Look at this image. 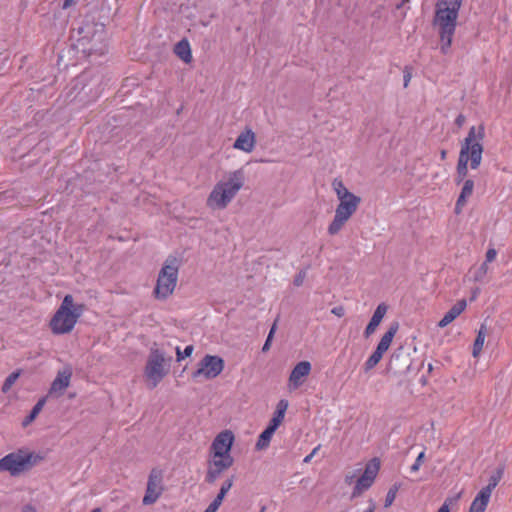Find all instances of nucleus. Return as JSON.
I'll return each instance as SVG.
<instances>
[{"instance_id":"46","label":"nucleus","mask_w":512,"mask_h":512,"mask_svg":"<svg viewBox=\"0 0 512 512\" xmlns=\"http://www.w3.org/2000/svg\"><path fill=\"white\" fill-rule=\"evenodd\" d=\"M258 162L264 163V162H269V160L260 159Z\"/></svg>"},{"instance_id":"43","label":"nucleus","mask_w":512,"mask_h":512,"mask_svg":"<svg viewBox=\"0 0 512 512\" xmlns=\"http://www.w3.org/2000/svg\"><path fill=\"white\" fill-rule=\"evenodd\" d=\"M446 151L445 150H442L441 151V159L444 160L446 158Z\"/></svg>"},{"instance_id":"28","label":"nucleus","mask_w":512,"mask_h":512,"mask_svg":"<svg viewBox=\"0 0 512 512\" xmlns=\"http://www.w3.org/2000/svg\"><path fill=\"white\" fill-rule=\"evenodd\" d=\"M21 375V370H16L12 372L4 381L2 385V392L7 393L11 387L15 384V382L18 380V378Z\"/></svg>"},{"instance_id":"34","label":"nucleus","mask_w":512,"mask_h":512,"mask_svg":"<svg viewBox=\"0 0 512 512\" xmlns=\"http://www.w3.org/2000/svg\"><path fill=\"white\" fill-rule=\"evenodd\" d=\"M275 327H276V324H274V325L272 326V328H271V330H270V332H269V335H268V337H267V340H266V342L264 343V345H263V347H262V350H263L264 352H265V351H268V350H269V348H270V340H271V338H272V336H273V333H274V331H275Z\"/></svg>"},{"instance_id":"30","label":"nucleus","mask_w":512,"mask_h":512,"mask_svg":"<svg viewBox=\"0 0 512 512\" xmlns=\"http://www.w3.org/2000/svg\"><path fill=\"white\" fill-rule=\"evenodd\" d=\"M500 478V474L491 476L488 485L483 487L481 490L491 496L493 490L498 485Z\"/></svg>"},{"instance_id":"8","label":"nucleus","mask_w":512,"mask_h":512,"mask_svg":"<svg viewBox=\"0 0 512 512\" xmlns=\"http://www.w3.org/2000/svg\"><path fill=\"white\" fill-rule=\"evenodd\" d=\"M172 358L166 357L165 353L156 348L150 349L147 362L144 368V375L149 388L154 389L168 375Z\"/></svg>"},{"instance_id":"31","label":"nucleus","mask_w":512,"mask_h":512,"mask_svg":"<svg viewBox=\"0 0 512 512\" xmlns=\"http://www.w3.org/2000/svg\"><path fill=\"white\" fill-rule=\"evenodd\" d=\"M497 256V252L494 248H490L487 250L486 252V262L482 264L481 266V270H482V274H486L487 273V270H488V267H487V262H492L495 260Z\"/></svg>"},{"instance_id":"7","label":"nucleus","mask_w":512,"mask_h":512,"mask_svg":"<svg viewBox=\"0 0 512 512\" xmlns=\"http://www.w3.org/2000/svg\"><path fill=\"white\" fill-rule=\"evenodd\" d=\"M43 459V456L28 449H18L0 459V472H8L11 476H18Z\"/></svg>"},{"instance_id":"38","label":"nucleus","mask_w":512,"mask_h":512,"mask_svg":"<svg viewBox=\"0 0 512 512\" xmlns=\"http://www.w3.org/2000/svg\"><path fill=\"white\" fill-rule=\"evenodd\" d=\"M410 80H411V72L406 67L404 70V87H407L409 85Z\"/></svg>"},{"instance_id":"3","label":"nucleus","mask_w":512,"mask_h":512,"mask_svg":"<svg viewBox=\"0 0 512 512\" xmlns=\"http://www.w3.org/2000/svg\"><path fill=\"white\" fill-rule=\"evenodd\" d=\"M461 5L462 0H438L436 4L433 24L438 30L440 51L444 55L452 46Z\"/></svg>"},{"instance_id":"11","label":"nucleus","mask_w":512,"mask_h":512,"mask_svg":"<svg viewBox=\"0 0 512 512\" xmlns=\"http://www.w3.org/2000/svg\"><path fill=\"white\" fill-rule=\"evenodd\" d=\"M163 471L159 468H153L148 476L145 495L142 499L144 505L154 504L163 494Z\"/></svg>"},{"instance_id":"16","label":"nucleus","mask_w":512,"mask_h":512,"mask_svg":"<svg viewBox=\"0 0 512 512\" xmlns=\"http://www.w3.org/2000/svg\"><path fill=\"white\" fill-rule=\"evenodd\" d=\"M387 310L388 306L385 303H381L376 307L364 331V335L366 338L370 337L377 330L378 326L380 325L384 316L386 315Z\"/></svg>"},{"instance_id":"5","label":"nucleus","mask_w":512,"mask_h":512,"mask_svg":"<svg viewBox=\"0 0 512 512\" xmlns=\"http://www.w3.org/2000/svg\"><path fill=\"white\" fill-rule=\"evenodd\" d=\"M332 188L337 196L338 204L335 209V214L328 225L327 232L329 235H337L356 213L361 203V198L354 193L350 192L343 181L335 178L332 181Z\"/></svg>"},{"instance_id":"45","label":"nucleus","mask_w":512,"mask_h":512,"mask_svg":"<svg viewBox=\"0 0 512 512\" xmlns=\"http://www.w3.org/2000/svg\"><path fill=\"white\" fill-rule=\"evenodd\" d=\"M91 512H101V509L100 508H95Z\"/></svg>"},{"instance_id":"42","label":"nucleus","mask_w":512,"mask_h":512,"mask_svg":"<svg viewBox=\"0 0 512 512\" xmlns=\"http://www.w3.org/2000/svg\"><path fill=\"white\" fill-rule=\"evenodd\" d=\"M24 512H35V509L32 506H26Z\"/></svg>"},{"instance_id":"40","label":"nucleus","mask_w":512,"mask_h":512,"mask_svg":"<svg viewBox=\"0 0 512 512\" xmlns=\"http://www.w3.org/2000/svg\"><path fill=\"white\" fill-rule=\"evenodd\" d=\"M450 500H446L444 502V504L438 509L437 512H450V507H449V503Z\"/></svg>"},{"instance_id":"14","label":"nucleus","mask_w":512,"mask_h":512,"mask_svg":"<svg viewBox=\"0 0 512 512\" xmlns=\"http://www.w3.org/2000/svg\"><path fill=\"white\" fill-rule=\"evenodd\" d=\"M311 372V364L308 361H301L295 365L289 376V389L299 388L305 381V378Z\"/></svg>"},{"instance_id":"23","label":"nucleus","mask_w":512,"mask_h":512,"mask_svg":"<svg viewBox=\"0 0 512 512\" xmlns=\"http://www.w3.org/2000/svg\"><path fill=\"white\" fill-rule=\"evenodd\" d=\"M491 496L480 490L473 499L468 512H485Z\"/></svg>"},{"instance_id":"10","label":"nucleus","mask_w":512,"mask_h":512,"mask_svg":"<svg viewBox=\"0 0 512 512\" xmlns=\"http://www.w3.org/2000/svg\"><path fill=\"white\" fill-rule=\"evenodd\" d=\"M223 369L224 360L221 357L207 354L198 363L197 369L192 373V378L214 379L222 373Z\"/></svg>"},{"instance_id":"36","label":"nucleus","mask_w":512,"mask_h":512,"mask_svg":"<svg viewBox=\"0 0 512 512\" xmlns=\"http://www.w3.org/2000/svg\"><path fill=\"white\" fill-rule=\"evenodd\" d=\"M331 312L337 317H343L345 314V309L343 306H336L332 308Z\"/></svg>"},{"instance_id":"37","label":"nucleus","mask_w":512,"mask_h":512,"mask_svg":"<svg viewBox=\"0 0 512 512\" xmlns=\"http://www.w3.org/2000/svg\"><path fill=\"white\" fill-rule=\"evenodd\" d=\"M319 449H320V445H318L317 447H315V448L312 450V452L304 458L303 462H304V463H309V462L312 460V458L316 455V453L318 452V450H319Z\"/></svg>"},{"instance_id":"25","label":"nucleus","mask_w":512,"mask_h":512,"mask_svg":"<svg viewBox=\"0 0 512 512\" xmlns=\"http://www.w3.org/2000/svg\"><path fill=\"white\" fill-rule=\"evenodd\" d=\"M485 338H486V327H485V325H482L477 333L476 339L473 344V350H472L473 357L477 358L480 355V353L482 352V349H483V346L485 343Z\"/></svg>"},{"instance_id":"13","label":"nucleus","mask_w":512,"mask_h":512,"mask_svg":"<svg viewBox=\"0 0 512 512\" xmlns=\"http://www.w3.org/2000/svg\"><path fill=\"white\" fill-rule=\"evenodd\" d=\"M73 375L72 368L65 366L57 372L55 379L52 381L48 395L51 397H60L69 387Z\"/></svg>"},{"instance_id":"19","label":"nucleus","mask_w":512,"mask_h":512,"mask_svg":"<svg viewBox=\"0 0 512 512\" xmlns=\"http://www.w3.org/2000/svg\"><path fill=\"white\" fill-rule=\"evenodd\" d=\"M233 486V478H229L226 481H224L221 485L220 491L215 497V499L209 504V506L206 508L204 512H217L219 507L221 506L224 497L228 493V491Z\"/></svg>"},{"instance_id":"41","label":"nucleus","mask_w":512,"mask_h":512,"mask_svg":"<svg viewBox=\"0 0 512 512\" xmlns=\"http://www.w3.org/2000/svg\"><path fill=\"white\" fill-rule=\"evenodd\" d=\"M353 480H354V475H346L345 476V483L346 484H348V485L352 484Z\"/></svg>"},{"instance_id":"24","label":"nucleus","mask_w":512,"mask_h":512,"mask_svg":"<svg viewBox=\"0 0 512 512\" xmlns=\"http://www.w3.org/2000/svg\"><path fill=\"white\" fill-rule=\"evenodd\" d=\"M277 429L268 425L265 430L259 435L257 443H256V449L257 450H264L266 449L270 441Z\"/></svg>"},{"instance_id":"12","label":"nucleus","mask_w":512,"mask_h":512,"mask_svg":"<svg viewBox=\"0 0 512 512\" xmlns=\"http://www.w3.org/2000/svg\"><path fill=\"white\" fill-rule=\"evenodd\" d=\"M379 470L380 460L378 458H373L366 464L363 474L356 481L352 492V498L360 496L373 485Z\"/></svg>"},{"instance_id":"17","label":"nucleus","mask_w":512,"mask_h":512,"mask_svg":"<svg viewBox=\"0 0 512 512\" xmlns=\"http://www.w3.org/2000/svg\"><path fill=\"white\" fill-rule=\"evenodd\" d=\"M474 191V181L471 179H466L463 181V187L458 196V199L455 204V214H460L466 205L468 199L472 196Z\"/></svg>"},{"instance_id":"21","label":"nucleus","mask_w":512,"mask_h":512,"mask_svg":"<svg viewBox=\"0 0 512 512\" xmlns=\"http://www.w3.org/2000/svg\"><path fill=\"white\" fill-rule=\"evenodd\" d=\"M174 53L184 63L189 64L192 62V51L190 43L187 39H182L174 47Z\"/></svg>"},{"instance_id":"27","label":"nucleus","mask_w":512,"mask_h":512,"mask_svg":"<svg viewBox=\"0 0 512 512\" xmlns=\"http://www.w3.org/2000/svg\"><path fill=\"white\" fill-rule=\"evenodd\" d=\"M384 354L385 353L376 348L364 364L365 371L373 369L381 361Z\"/></svg>"},{"instance_id":"26","label":"nucleus","mask_w":512,"mask_h":512,"mask_svg":"<svg viewBox=\"0 0 512 512\" xmlns=\"http://www.w3.org/2000/svg\"><path fill=\"white\" fill-rule=\"evenodd\" d=\"M45 403H46V397H42L41 399L38 400V402L35 404V406L31 410L30 414L23 420L22 424L24 427L28 426L36 419V417L42 411Z\"/></svg>"},{"instance_id":"2","label":"nucleus","mask_w":512,"mask_h":512,"mask_svg":"<svg viewBox=\"0 0 512 512\" xmlns=\"http://www.w3.org/2000/svg\"><path fill=\"white\" fill-rule=\"evenodd\" d=\"M485 138V127L483 124L478 126H471L467 136L461 143L457 163V178L456 182L460 183L465 181L468 174V167L476 170L481 165L482 154L484 151L483 140Z\"/></svg>"},{"instance_id":"39","label":"nucleus","mask_w":512,"mask_h":512,"mask_svg":"<svg viewBox=\"0 0 512 512\" xmlns=\"http://www.w3.org/2000/svg\"><path fill=\"white\" fill-rule=\"evenodd\" d=\"M466 121V118L463 114H459L456 119H455V124L458 126V127H462L464 125Z\"/></svg>"},{"instance_id":"20","label":"nucleus","mask_w":512,"mask_h":512,"mask_svg":"<svg viewBox=\"0 0 512 512\" xmlns=\"http://www.w3.org/2000/svg\"><path fill=\"white\" fill-rule=\"evenodd\" d=\"M289 403L285 399H281L277 405L276 409L273 413V416L268 425L278 429V427L283 423L286 411L288 409Z\"/></svg>"},{"instance_id":"1","label":"nucleus","mask_w":512,"mask_h":512,"mask_svg":"<svg viewBox=\"0 0 512 512\" xmlns=\"http://www.w3.org/2000/svg\"><path fill=\"white\" fill-rule=\"evenodd\" d=\"M235 436L231 430H223L213 439L206 461L205 481L214 483L234 463L231 449Z\"/></svg>"},{"instance_id":"33","label":"nucleus","mask_w":512,"mask_h":512,"mask_svg":"<svg viewBox=\"0 0 512 512\" xmlns=\"http://www.w3.org/2000/svg\"><path fill=\"white\" fill-rule=\"evenodd\" d=\"M397 488H392L388 491L385 499V507H389L395 500Z\"/></svg>"},{"instance_id":"18","label":"nucleus","mask_w":512,"mask_h":512,"mask_svg":"<svg viewBox=\"0 0 512 512\" xmlns=\"http://www.w3.org/2000/svg\"><path fill=\"white\" fill-rule=\"evenodd\" d=\"M467 302L462 299L459 300L455 305H453L450 310L443 316V318L438 322L439 328H444L452 323L458 316H460L463 311L466 309Z\"/></svg>"},{"instance_id":"15","label":"nucleus","mask_w":512,"mask_h":512,"mask_svg":"<svg viewBox=\"0 0 512 512\" xmlns=\"http://www.w3.org/2000/svg\"><path fill=\"white\" fill-rule=\"evenodd\" d=\"M256 146V134L255 132L246 127L240 134L237 136L233 148L244 153H251L254 151Z\"/></svg>"},{"instance_id":"9","label":"nucleus","mask_w":512,"mask_h":512,"mask_svg":"<svg viewBox=\"0 0 512 512\" xmlns=\"http://www.w3.org/2000/svg\"><path fill=\"white\" fill-rule=\"evenodd\" d=\"M179 264L176 258H168L159 271L156 285L153 291L158 300H165L171 296L178 281Z\"/></svg>"},{"instance_id":"29","label":"nucleus","mask_w":512,"mask_h":512,"mask_svg":"<svg viewBox=\"0 0 512 512\" xmlns=\"http://www.w3.org/2000/svg\"><path fill=\"white\" fill-rule=\"evenodd\" d=\"M194 351L193 345H188L185 347V349L182 351L180 347H176V360L177 362H181L187 357H190Z\"/></svg>"},{"instance_id":"35","label":"nucleus","mask_w":512,"mask_h":512,"mask_svg":"<svg viewBox=\"0 0 512 512\" xmlns=\"http://www.w3.org/2000/svg\"><path fill=\"white\" fill-rule=\"evenodd\" d=\"M305 276L306 275L304 272H300L298 275H296V277L294 278V285L301 286L304 282Z\"/></svg>"},{"instance_id":"4","label":"nucleus","mask_w":512,"mask_h":512,"mask_svg":"<svg viewBox=\"0 0 512 512\" xmlns=\"http://www.w3.org/2000/svg\"><path fill=\"white\" fill-rule=\"evenodd\" d=\"M246 175L242 168L225 172L216 182L207 197L206 204L210 209H225L242 190Z\"/></svg>"},{"instance_id":"22","label":"nucleus","mask_w":512,"mask_h":512,"mask_svg":"<svg viewBox=\"0 0 512 512\" xmlns=\"http://www.w3.org/2000/svg\"><path fill=\"white\" fill-rule=\"evenodd\" d=\"M399 329L398 323H393L390 325L388 330L384 333V335L381 337L377 349L382 351L383 353H386Z\"/></svg>"},{"instance_id":"44","label":"nucleus","mask_w":512,"mask_h":512,"mask_svg":"<svg viewBox=\"0 0 512 512\" xmlns=\"http://www.w3.org/2000/svg\"><path fill=\"white\" fill-rule=\"evenodd\" d=\"M69 3H70V0H66L65 3H64V8L68 7L69 6Z\"/></svg>"},{"instance_id":"32","label":"nucleus","mask_w":512,"mask_h":512,"mask_svg":"<svg viewBox=\"0 0 512 512\" xmlns=\"http://www.w3.org/2000/svg\"><path fill=\"white\" fill-rule=\"evenodd\" d=\"M424 460H425V451L423 450L422 452L419 453V455L417 456L415 462L410 467V471L412 473L418 472L420 467H421V465L423 464Z\"/></svg>"},{"instance_id":"6","label":"nucleus","mask_w":512,"mask_h":512,"mask_svg":"<svg viewBox=\"0 0 512 512\" xmlns=\"http://www.w3.org/2000/svg\"><path fill=\"white\" fill-rule=\"evenodd\" d=\"M85 311V305L74 302L71 294L65 295L59 308L49 322L54 335H64L73 331Z\"/></svg>"}]
</instances>
